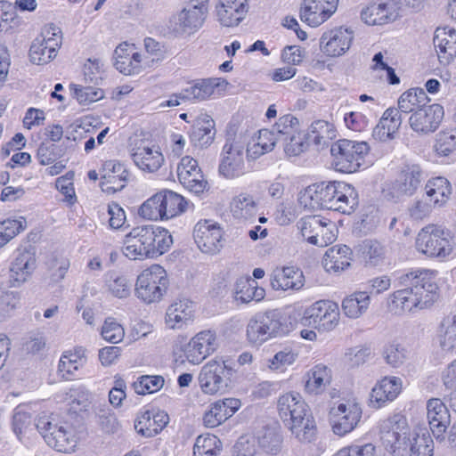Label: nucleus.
I'll use <instances>...</instances> for the list:
<instances>
[{"label":"nucleus","mask_w":456,"mask_h":456,"mask_svg":"<svg viewBox=\"0 0 456 456\" xmlns=\"http://www.w3.org/2000/svg\"><path fill=\"white\" fill-rule=\"evenodd\" d=\"M270 284L275 290H298L305 284L303 272L293 266L277 267L270 276Z\"/></svg>","instance_id":"a878e982"},{"label":"nucleus","mask_w":456,"mask_h":456,"mask_svg":"<svg viewBox=\"0 0 456 456\" xmlns=\"http://www.w3.org/2000/svg\"><path fill=\"white\" fill-rule=\"evenodd\" d=\"M102 338L112 344L119 343L125 336L124 328L113 318H107L102 327Z\"/></svg>","instance_id":"774afa93"},{"label":"nucleus","mask_w":456,"mask_h":456,"mask_svg":"<svg viewBox=\"0 0 456 456\" xmlns=\"http://www.w3.org/2000/svg\"><path fill=\"white\" fill-rule=\"evenodd\" d=\"M158 196L160 198L159 201L164 220L175 217L185 211L187 201L180 194L173 191L162 190L158 192Z\"/></svg>","instance_id":"a19ab883"},{"label":"nucleus","mask_w":456,"mask_h":456,"mask_svg":"<svg viewBox=\"0 0 456 456\" xmlns=\"http://www.w3.org/2000/svg\"><path fill=\"white\" fill-rule=\"evenodd\" d=\"M298 357V351L292 347H284L269 360L268 367L273 370L283 371L292 365Z\"/></svg>","instance_id":"e2e57ef3"},{"label":"nucleus","mask_w":456,"mask_h":456,"mask_svg":"<svg viewBox=\"0 0 456 456\" xmlns=\"http://www.w3.org/2000/svg\"><path fill=\"white\" fill-rule=\"evenodd\" d=\"M279 416L292 435L301 443H311L316 436V424L309 407L298 393L279 397Z\"/></svg>","instance_id":"20e7f679"},{"label":"nucleus","mask_w":456,"mask_h":456,"mask_svg":"<svg viewBox=\"0 0 456 456\" xmlns=\"http://www.w3.org/2000/svg\"><path fill=\"white\" fill-rule=\"evenodd\" d=\"M260 447L270 454H277L282 448V436L275 428H266L258 437Z\"/></svg>","instance_id":"bf43d9fd"},{"label":"nucleus","mask_w":456,"mask_h":456,"mask_svg":"<svg viewBox=\"0 0 456 456\" xmlns=\"http://www.w3.org/2000/svg\"><path fill=\"white\" fill-rule=\"evenodd\" d=\"M86 363V349L76 347L73 351L65 352L59 362L58 371L65 379H72Z\"/></svg>","instance_id":"c9c22d12"},{"label":"nucleus","mask_w":456,"mask_h":456,"mask_svg":"<svg viewBox=\"0 0 456 456\" xmlns=\"http://www.w3.org/2000/svg\"><path fill=\"white\" fill-rule=\"evenodd\" d=\"M429 101L426 92L421 88H411L404 92L398 99V109L400 112L411 114L424 107Z\"/></svg>","instance_id":"de8ad7c7"},{"label":"nucleus","mask_w":456,"mask_h":456,"mask_svg":"<svg viewBox=\"0 0 456 456\" xmlns=\"http://www.w3.org/2000/svg\"><path fill=\"white\" fill-rule=\"evenodd\" d=\"M61 45V37L57 28H45L32 42L29 49L30 61L37 65L50 62Z\"/></svg>","instance_id":"ddd939ff"},{"label":"nucleus","mask_w":456,"mask_h":456,"mask_svg":"<svg viewBox=\"0 0 456 456\" xmlns=\"http://www.w3.org/2000/svg\"><path fill=\"white\" fill-rule=\"evenodd\" d=\"M302 236L310 243L318 247H326L337 238L336 224L319 216H309L298 222Z\"/></svg>","instance_id":"9d476101"},{"label":"nucleus","mask_w":456,"mask_h":456,"mask_svg":"<svg viewBox=\"0 0 456 456\" xmlns=\"http://www.w3.org/2000/svg\"><path fill=\"white\" fill-rule=\"evenodd\" d=\"M433 43L439 61L449 64L456 56V30L452 28H437L435 31Z\"/></svg>","instance_id":"c85d7f7f"},{"label":"nucleus","mask_w":456,"mask_h":456,"mask_svg":"<svg viewBox=\"0 0 456 456\" xmlns=\"http://www.w3.org/2000/svg\"><path fill=\"white\" fill-rule=\"evenodd\" d=\"M267 340L273 337L283 335L287 332V327L281 321V314L276 311H269L258 315Z\"/></svg>","instance_id":"5fc2aeb1"},{"label":"nucleus","mask_w":456,"mask_h":456,"mask_svg":"<svg viewBox=\"0 0 456 456\" xmlns=\"http://www.w3.org/2000/svg\"><path fill=\"white\" fill-rule=\"evenodd\" d=\"M115 67L125 75H135L146 69L142 54L137 52L136 47L133 44L124 42L118 45L115 51Z\"/></svg>","instance_id":"aec40b11"},{"label":"nucleus","mask_w":456,"mask_h":456,"mask_svg":"<svg viewBox=\"0 0 456 456\" xmlns=\"http://www.w3.org/2000/svg\"><path fill=\"white\" fill-rule=\"evenodd\" d=\"M359 253L368 266L382 265L386 257L385 248L377 240H365L359 245Z\"/></svg>","instance_id":"3c124183"},{"label":"nucleus","mask_w":456,"mask_h":456,"mask_svg":"<svg viewBox=\"0 0 456 456\" xmlns=\"http://www.w3.org/2000/svg\"><path fill=\"white\" fill-rule=\"evenodd\" d=\"M214 126V120L209 117L196 120L191 132L193 144L200 147L209 145L215 137Z\"/></svg>","instance_id":"09e8293b"},{"label":"nucleus","mask_w":456,"mask_h":456,"mask_svg":"<svg viewBox=\"0 0 456 456\" xmlns=\"http://www.w3.org/2000/svg\"><path fill=\"white\" fill-rule=\"evenodd\" d=\"M193 236L200 250L206 254H217L224 245L222 228L216 223L208 220L197 223Z\"/></svg>","instance_id":"4468645a"},{"label":"nucleus","mask_w":456,"mask_h":456,"mask_svg":"<svg viewBox=\"0 0 456 456\" xmlns=\"http://www.w3.org/2000/svg\"><path fill=\"white\" fill-rule=\"evenodd\" d=\"M177 176L184 188L196 194L203 192L208 184L197 160L189 156L181 159L177 167Z\"/></svg>","instance_id":"412c9836"},{"label":"nucleus","mask_w":456,"mask_h":456,"mask_svg":"<svg viewBox=\"0 0 456 456\" xmlns=\"http://www.w3.org/2000/svg\"><path fill=\"white\" fill-rule=\"evenodd\" d=\"M45 442L58 452H69L75 447L73 429L66 424L58 425L53 431L47 433Z\"/></svg>","instance_id":"ea45409f"},{"label":"nucleus","mask_w":456,"mask_h":456,"mask_svg":"<svg viewBox=\"0 0 456 456\" xmlns=\"http://www.w3.org/2000/svg\"><path fill=\"white\" fill-rule=\"evenodd\" d=\"M222 444L219 438L211 434L199 436L193 446V456H217Z\"/></svg>","instance_id":"4d7b16f0"},{"label":"nucleus","mask_w":456,"mask_h":456,"mask_svg":"<svg viewBox=\"0 0 456 456\" xmlns=\"http://www.w3.org/2000/svg\"><path fill=\"white\" fill-rule=\"evenodd\" d=\"M164 379L161 376L144 375L134 382V389L138 395H146L158 392L164 386Z\"/></svg>","instance_id":"0e129e2a"},{"label":"nucleus","mask_w":456,"mask_h":456,"mask_svg":"<svg viewBox=\"0 0 456 456\" xmlns=\"http://www.w3.org/2000/svg\"><path fill=\"white\" fill-rule=\"evenodd\" d=\"M61 402L66 403L75 411L86 410L91 403V394L82 386L72 387L58 394Z\"/></svg>","instance_id":"49530a36"},{"label":"nucleus","mask_w":456,"mask_h":456,"mask_svg":"<svg viewBox=\"0 0 456 456\" xmlns=\"http://www.w3.org/2000/svg\"><path fill=\"white\" fill-rule=\"evenodd\" d=\"M416 248L429 257L444 258L452 252L453 242L441 226L428 224L418 233Z\"/></svg>","instance_id":"0eeeda50"},{"label":"nucleus","mask_w":456,"mask_h":456,"mask_svg":"<svg viewBox=\"0 0 456 456\" xmlns=\"http://www.w3.org/2000/svg\"><path fill=\"white\" fill-rule=\"evenodd\" d=\"M354 31L338 27L325 31L320 37V49L329 57H339L349 49L354 40Z\"/></svg>","instance_id":"f3484780"},{"label":"nucleus","mask_w":456,"mask_h":456,"mask_svg":"<svg viewBox=\"0 0 456 456\" xmlns=\"http://www.w3.org/2000/svg\"><path fill=\"white\" fill-rule=\"evenodd\" d=\"M278 141L279 138L274 131L268 129L259 130L257 135L254 136L247 146V158L254 160L272 151Z\"/></svg>","instance_id":"4c0bfd02"},{"label":"nucleus","mask_w":456,"mask_h":456,"mask_svg":"<svg viewBox=\"0 0 456 456\" xmlns=\"http://www.w3.org/2000/svg\"><path fill=\"white\" fill-rule=\"evenodd\" d=\"M402 116L396 108H388L383 113L378 125L373 128L372 136L380 142H387L395 138L402 125Z\"/></svg>","instance_id":"2f4dec72"},{"label":"nucleus","mask_w":456,"mask_h":456,"mask_svg":"<svg viewBox=\"0 0 456 456\" xmlns=\"http://www.w3.org/2000/svg\"><path fill=\"white\" fill-rule=\"evenodd\" d=\"M338 0H304L300 19L310 27L325 22L337 10Z\"/></svg>","instance_id":"6ab92c4d"},{"label":"nucleus","mask_w":456,"mask_h":456,"mask_svg":"<svg viewBox=\"0 0 456 456\" xmlns=\"http://www.w3.org/2000/svg\"><path fill=\"white\" fill-rule=\"evenodd\" d=\"M231 209L234 217L248 220L256 216L257 205L253 196L240 193L232 200Z\"/></svg>","instance_id":"603ef678"},{"label":"nucleus","mask_w":456,"mask_h":456,"mask_svg":"<svg viewBox=\"0 0 456 456\" xmlns=\"http://www.w3.org/2000/svg\"><path fill=\"white\" fill-rule=\"evenodd\" d=\"M383 357L388 365L398 368L406 361L408 351L403 345L393 341L384 346Z\"/></svg>","instance_id":"052dcab7"},{"label":"nucleus","mask_w":456,"mask_h":456,"mask_svg":"<svg viewBox=\"0 0 456 456\" xmlns=\"http://www.w3.org/2000/svg\"><path fill=\"white\" fill-rule=\"evenodd\" d=\"M36 268L35 254L30 250L18 249L11 264L10 273L13 286L25 282Z\"/></svg>","instance_id":"c756f323"},{"label":"nucleus","mask_w":456,"mask_h":456,"mask_svg":"<svg viewBox=\"0 0 456 456\" xmlns=\"http://www.w3.org/2000/svg\"><path fill=\"white\" fill-rule=\"evenodd\" d=\"M370 151L366 142L339 140L331 145L332 165L337 171L354 173L365 165Z\"/></svg>","instance_id":"39448f33"},{"label":"nucleus","mask_w":456,"mask_h":456,"mask_svg":"<svg viewBox=\"0 0 456 456\" xmlns=\"http://www.w3.org/2000/svg\"><path fill=\"white\" fill-rule=\"evenodd\" d=\"M205 20L206 16L202 14L201 11L187 5L171 15L168 20L167 28L174 36L183 37L191 35L199 30Z\"/></svg>","instance_id":"dca6fc26"},{"label":"nucleus","mask_w":456,"mask_h":456,"mask_svg":"<svg viewBox=\"0 0 456 456\" xmlns=\"http://www.w3.org/2000/svg\"><path fill=\"white\" fill-rule=\"evenodd\" d=\"M335 137L336 130L333 124L322 119L314 121L307 133V139L319 149L328 147Z\"/></svg>","instance_id":"c03bdc74"},{"label":"nucleus","mask_w":456,"mask_h":456,"mask_svg":"<svg viewBox=\"0 0 456 456\" xmlns=\"http://www.w3.org/2000/svg\"><path fill=\"white\" fill-rule=\"evenodd\" d=\"M172 244V236L167 229L142 225L134 227L125 236L122 252L130 260H142L166 253Z\"/></svg>","instance_id":"7ed1b4c3"},{"label":"nucleus","mask_w":456,"mask_h":456,"mask_svg":"<svg viewBox=\"0 0 456 456\" xmlns=\"http://www.w3.org/2000/svg\"><path fill=\"white\" fill-rule=\"evenodd\" d=\"M168 416L164 412L155 414L149 411L137 417L134 428L138 434L144 437H152L158 435L167 424Z\"/></svg>","instance_id":"72a5a7b5"},{"label":"nucleus","mask_w":456,"mask_h":456,"mask_svg":"<svg viewBox=\"0 0 456 456\" xmlns=\"http://www.w3.org/2000/svg\"><path fill=\"white\" fill-rule=\"evenodd\" d=\"M353 251L346 245H335L324 254L322 265L328 273H340L348 268L353 260Z\"/></svg>","instance_id":"473e14b6"},{"label":"nucleus","mask_w":456,"mask_h":456,"mask_svg":"<svg viewBox=\"0 0 456 456\" xmlns=\"http://www.w3.org/2000/svg\"><path fill=\"white\" fill-rule=\"evenodd\" d=\"M426 177V172L419 164H405L392 183L391 191L395 197L412 196Z\"/></svg>","instance_id":"2eb2a0df"},{"label":"nucleus","mask_w":456,"mask_h":456,"mask_svg":"<svg viewBox=\"0 0 456 456\" xmlns=\"http://www.w3.org/2000/svg\"><path fill=\"white\" fill-rule=\"evenodd\" d=\"M331 370L323 364H317L307 372L305 389L310 394H320L330 384Z\"/></svg>","instance_id":"a18cd8bd"},{"label":"nucleus","mask_w":456,"mask_h":456,"mask_svg":"<svg viewBox=\"0 0 456 456\" xmlns=\"http://www.w3.org/2000/svg\"><path fill=\"white\" fill-rule=\"evenodd\" d=\"M362 411L354 399L343 400L331 407L330 424L334 434L343 436L352 432L360 422Z\"/></svg>","instance_id":"9b49d317"},{"label":"nucleus","mask_w":456,"mask_h":456,"mask_svg":"<svg viewBox=\"0 0 456 456\" xmlns=\"http://www.w3.org/2000/svg\"><path fill=\"white\" fill-rule=\"evenodd\" d=\"M226 368L224 361L216 359L208 362L201 368L198 379L203 393L215 395L224 387L223 375Z\"/></svg>","instance_id":"5701e85b"},{"label":"nucleus","mask_w":456,"mask_h":456,"mask_svg":"<svg viewBox=\"0 0 456 456\" xmlns=\"http://www.w3.org/2000/svg\"><path fill=\"white\" fill-rule=\"evenodd\" d=\"M322 183L313 184L300 192L298 202L301 207L310 211L325 209Z\"/></svg>","instance_id":"8fccbe9b"},{"label":"nucleus","mask_w":456,"mask_h":456,"mask_svg":"<svg viewBox=\"0 0 456 456\" xmlns=\"http://www.w3.org/2000/svg\"><path fill=\"white\" fill-rule=\"evenodd\" d=\"M248 12V0H220L216 5L218 20L225 27L237 26Z\"/></svg>","instance_id":"cd10ccee"},{"label":"nucleus","mask_w":456,"mask_h":456,"mask_svg":"<svg viewBox=\"0 0 456 456\" xmlns=\"http://www.w3.org/2000/svg\"><path fill=\"white\" fill-rule=\"evenodd\" d=\"M71 89L74 91L77 100L80 104L88 105L95 102L104 96V92L94 86H83L80 85H71Z\"/></svg>","instance_id":"69168bd1"},{"label":"nucleus","mask_w":456,"mask_h":456,"mask_svg":"<svg viewBox=\"0 0 456 456\" xmlns=\"http://www.w3.org/2000/svg\"><path fill=\"white\" fill-rule=\"evenodd\" d=\"M380 439L395 456H433L434 442L426 428L410 430L407 419L395 413L380 424Z\"/></svg>","instance_id":"f257e3e1"},{"label":"nucleus","mask_w":456,"mask_h":456,"mask_svg":"<svg viewBox=\"0 0 456 456\" xmlns=\"http://www.w3.org/2000/svg\"><path fill=\"white\" fill-rule=\"evenodd\" d=\"M134 164L142 170L153 173L163 165L165 159L159 146L142 145L132 153Z\"/></svg>","instance_id":"7c9ffc66"},{"label":"nucleus","mask_w":456,"mask_h":456,"mask_svg":"<svg viewBox=\"0 0 456 456\" xmlns=\"http://www.w3.org/2000/svg\"><path fill=\"white\" fill-rule=\"evenodd\" d=\"M452 191L450 182L444 177L437 176L428 180L424 195L437 208H442L449 200Z\"/></svg>","instance_id":"58836bf2"},{"label":"nucleus","mask_w":456,"mask_h":456,"mask_svg":"<svg viewBox=\"0 0 456 456\" xmlns=\"http://www.w3.org/2000/svg\"><path fill=\"white\" fill-rule=\"evenodd\" d=\"M427 417L433 436L437 442L446 440L444 435L450 423V414L447 407L439 398H431L427 403Z\"/></svg>","instance_id":"4be33fe9"},{"label":"nucleus","mask_w":456,"mask_h":456,"mask_svg":"<svg viewBox=\"0 0 456 456\" xmlns=\"http://www.w3.org/2000/svg\"><path fill=\"white\" fill-rule=\"evenodd\" d=\"M403 382L397 377H385L372 388L370 396L371 407L379 409L394 401L400 394Z\"/></svg>","instance_id":"393cba45"},{"label":"nucleus","mask_w":456,"mask_h":456,"mask_svg":"<svg viewBox=\"0 0 456 456\" xmlns=\"http://www.w3.org/2000/svg\"><path fill=\"white\" fill-rule=\"evenodd\" d=\"M128 171L117 160H107L102 166L101 188L102 191L111 194L121 191L125 186Z\"/></svg>","instance_id":"b1692460"},{"label":"nucleus","mask_w":456,"mask_h":456,"mask_svg":"<svg viewBox=\"0 0 456 456\" xmlns=\"http://www.w3.org/2000/svg\"><path fill=\"white\" fill-rule=\"evenodd\" d=\"M444 116V110L440 104L427 105L410 116L409 125L418 134H428L439 127Z\"/></svg>","instance_id":"a211bd4d"},{"label":"nucleus","mask_w":456,"mask_h":456,"mask_svg":"<svg viewBox=\"0 0 456 456\" xmlns=\"http://www.w3.org/2000/svg\"><path fill=\"white\" fill-rule=\"evenodd\" d=\"M265 290L259 287L256 280L248 277L240 278L236 281L234 297L236 301L249 303L259 302L265 298Z\"/></svg>","instance_id":"79ce46f5"},{"label":"nucleus","mask_w":456,"mask_h":456,"mask_svg":"<svg viewBox=\"0 0 456 456\" xmlns=\"http://www.w3.org/2000/svg\"><path fill=\"white\" fill-rule=\"evenodd\" d=\"M143 45L145 49V53L142 54L144 66L147 69L157 66L165 57L163 46L151 37H146Z\"/></svg>","instance_id":"680f3d73"},{"label":"nucleus","mask_w":456,"mask_h":456,"mask_svg":"<svg viewBox=\"0 0 456 456\" xmlns=\"http://www.w3.org/2000/svg\"><path fill=\"white\" fill-rule=\"evenodd\" d=\"M167 286L166 270L159 265H152L138 275L135 294L144 303L151 304L162 299Z\"/></svg>","instance_id":"423d86ee"},{"label":"nucleus","mask_w":456,"mask_h":456,"mask_svg":"<svg viewBox=\"0 0 456 456\" xmlns=\"http://www.w3.org/2000/svg\"><path fill=\"white\" fill-rule=\"evenodd\" d=\"M340 313L337 303L330 300H319L308 306L301 319L305 326H312L319 331L333 330L339 322Z\"/></svg>","instance_id":"6e6552de"},{"label":"nucleus","mask_w":456,"mask_h":456,"mask_svg":"<svg viewBox=\"0 0 456 456\" xmlns=\"http://www.w3.org/2000/svg\"><path fill=\"white\" fill-rule=\"evenodd\" d=\"M193 316V302L187 298H179L167 307L165 322L169 329H182L192 321Z\"/></svg>","instance_id":"bb28decb"},{"label":"nucleus","mask_w":456,"mask_h":456,"mask_svg":"<svg viewBox=\"0 0 456 456\" xmlns=\"http://www.w3.org/2000/svg\"><path fill=\"white\" fill-rule=\"evenodd\" d=\"M272 131H274L279 140L282 141H288L289 137L302 132L299 120L291 114L281 117Z\"/></svg>","instance_id":"6e6d98bb"},{"label":"nucleus","mask_w":456,"mask_h":456,"mask_svg":"<svg viewBox=\"0 0 456 456\" xmlns=\"http://www.w3.org/2000/svg\"><path fill=\"white\" fill-rule=\"evenodd\" d=\"M159 197L158 196V192L145 200L140 207L138 210V214L141 217L158 221L164 220L162 216L161 206L159 205Z\"/></svg>","instance_id":"338daca9"},{"label":"nucleus","mask_w":456,"mask_h":456,"mask_svg":"<svg viewBox=\"0 0 456 456\" xmlns=\"http://www.w3.org/2000/svg\"><path fill=\"white\" fill-rule=\"evenodd\" d=\"M225 81L218 77L200 78L189 83L184 90V97L187 101L202 102L208 100Z\"/></svg>","instance_id":"e433bc0d"},{"label":"nucleus","mask_w":456,"mask_h":456,"mask_svg":"<svg viewBox=\"0 0 456 456\" xmlns=\"http://www.w3.org/2000/svg\"><path fill=\"white\" fill-rule=\"evenodd\" d=\"M437 341L444 352L456 348V315L448 316L443 320L437 334Z\"/></svg>","instance_id":"864d4df0"},{"label":"nucleus","mask_w":456,"mask_h":456,"mask_svg":"<svg viewBox=\"0 0 456 456\" xmlns=\"http://www.w3.org/2000/svg\"><path fill=\"white\" fill-rule=\"evenodd\" d=\"M398 284L405 289L390 295L388 306L395 314H403L430 306L436 299L437 286L433 273L428 270H414L401 274Z\"/></svg>","instance_id":"f03ea898"},{"label":"nucleus","mask_w":456,"mask_h":456,"mask_svg":"<svg viewBox=\"0 0 456 456\" xmlns=\"http://www.w3.org/2000/svg\"><path fill=\"white\" fill-rule=\"evenodd\" d=\"M219 173L227 179L243 175L246 171L245 143L239 140L227 141L223 147Z\"/></svg>","instance_id":"f8f14e48"},{"label":"nucleus","mask_w":456,"mask_h":456,"mask_svg":"<svg viewBox=\"0 0 456 456\" xmlns=\"http://www.w3.org/2000/svg\"><path fill=\"white\" fill-rule=\"evenodd\" d=\"M388 0L379 4H370L361 11L362 20L368 25H383L395 20L397 12H393Z\"/></svg>","instance_id":"f704fd0d"},{"label":"nucleus","mask_w":456,"mask_h":456,"mask_svg":"<svg viewBox=\"0 0 456 456\" xmlns=\"http://www.w3.org/2000/svg\"><path fill=\"white\" fill-rule=\"evenodd\" d=\"M370 304L369 292L355 291L343 299L341 306L346 317L357 319L367 312Z\"/></svg>","instance_id":"37998d69"},{"label":"nucleus","mask_w":456,"mask_h":456,"mask_svg":"<svg viewBox=\"0 0 456 456\" xmlns=\"http://www.w3.org/2000/svg\"><path fill=\"white\" fill-rule=\"evenodd\" d=\"M325 209L350 214L358 205V194L354 186L344 182L322 183Z\"/></svg>","instance_id":"1a4fd4ad"},{"label":"nucleus","mask_w":456,"mask_h":456,"mask_svg":"<svg viewBox=\"0 0 456 456\" xmlns=\"http://www.w3.org/2000/svg\"><path fill=\"white\" fill-rule=\"evenodd\" d=\"M106 284L109 291L116 297L126 298L130 295L131 283L125 275L116 272L108 273Z\"/></svg>","instance_id":"13d9d810"}]
</instances>
